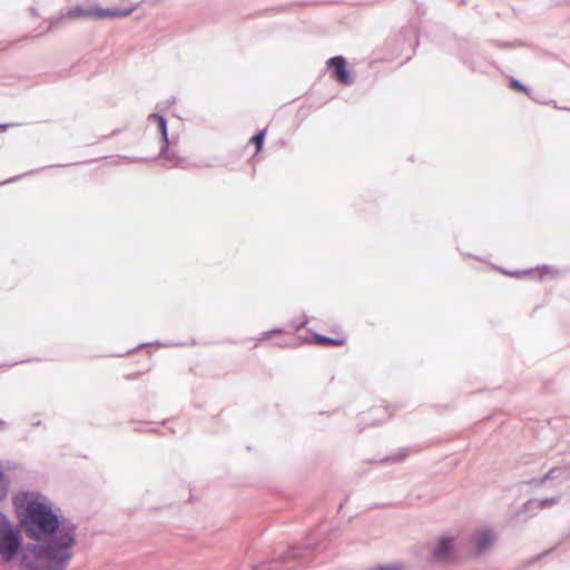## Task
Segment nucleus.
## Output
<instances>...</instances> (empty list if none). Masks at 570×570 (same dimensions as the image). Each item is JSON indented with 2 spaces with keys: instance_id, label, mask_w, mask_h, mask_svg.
Returning a JSON list of instances; mask_svg holds the SVG:
<instances>
[{
  "instance_id": "nucleus-1",
  "label": "nucleus",
  "mask_w": 570,
  "mask_h": 570,
  "mask_svg": "<svg viewBox=\"0 0 570 570\" xmlns=\"http://www.w3.org/2000/svg\"><path fill=\"white\" fill-rule=\"evenodd\" d=\"M13 503L26 535L37 542L23 550L27 567L30 570L65 569L72 557L75 528L61 524L50 504L38 494H19Z\"/></svg>"
},
{
  "instance_id": "nucleus-2",
  "label": "nucleus",
  "mask_w": 570,
  "mask_h": 570,
  "mask_svg": "<svg viewBox=\"0 0 570 570\" xmlns=\"http://www.w3.org/2000/svg\"><path fill=\"white\" fill-rule=\"evenodd\" d=\"M20 547V532L0 513V554L11 560Z\"/></svg>"
},
{
  "instance_id": "nucleus-3",
  "label": "nucleus",
  "mask_w": 570,
  "mask_h": 570,
  "mask_svg": "<svg viewBox=\"0 0 570 570\" xmlns=\"http://www.w3.org/2000/svg\"><path fill=\"white\" fill-rule=\"evenodd\" d=\"M328 68L332 70V77L343 85H351L353 78L347 70L346 60L342 56H336L327 61Z\"/></svg>"
},
{
  "instance_id": "nucleus-4",
  "label": "nucleus",
  "mask_w": 570,
  "mask_h": 570,
  "mask_svg": "<svg viewBox=\"0 0 570 570\" xmlns=\"http://www.w3.org/2000/svg\"><path fill=\"white\" fill-rule=\"evenodd\" d=\"M314 344L318 346H343L347 342V337L343 333H337L335 337H327L321 334L313 336Z\"/></svg>"
},
{
  "instance_id": "nucleus-5",
  "label": "nucleus",
  "mask_w": 570,
  "mask_h": 570,
  "mask_svg": "<svg viewBox=\"0 0 570 570\" xmlns=\"http://www.w3.org/2000/svg\"><path fill=\"white\" fill-rule=\"evenodd\" d=\"M452 549H453V540L451 538H446V537L441 538L433 551V557L436 560H444L448 558V556L452 551Z\"/></svg>"
},
{
  "instance_id": "nucleus-6",
  "label": "nucleus",
  "mask_w": 570,
  "mask_h": 570,
  "mask_svg": "<svg viewBox=\"0 0 570 570\" xmlns=\"http://www.w3.org/2000/svg\"><path fill=\"white\" fill-rule=\"evenodd\" d=\"M494 541L493 534L488 530H482L475 535L476 549L479 552L487 550Z\"/></svg>"
},
{
  "instance_id": "nucleus-7",
  "label": "nucleus",
  "mask_w": 570,
  "mask_h": 570,
  "mask_svg": "<svg viewBox=\"0 0 570 570\" xmlns=\"http://www.w3.org/2000/svg\"><path fill=\"white\" fill-rule=\"evenodd\" d=\"M149 122L155 124L159 132L161 134L163 141L167 146L168 137H167V126L166 120L163 116L153 114L148 117Z\"/></svg>"
},
{
  "instance_id": "nucleus-8",
  "label": "nucleus",
  "mask_w": 570,
  "mask_h": 570,
  "mask_svg": "<svg viewBox=\"0 0 570 570\" xmlns=\"http://www.w3.org/2000/svg\"><path fill=\"white\" fill-rule=\"evenodd\" d=\"M132 9L128 10H102L98 13L99 17H125L130 14Z\"/></svg>"
},
{
  "instance_id": "nucleus-9",
  "label": "nucleus",
  "mask_w": 570,
  "mask_h": 570,
  "mask_svg": "<svg viewBox=\"0 0 570 570\" xmlns=\"http://www.w3.org/2000/svg\"><path fill=\"white\" fill-rule=\"evenodd\" d=\"M266 135V129H263L257 135L253 136L250 141L256 146V151L259 153L262 150L264 139Z\"/></svg>"
},
{
  "instance_id": "nucleus-10",
  "label": "nucleus",
  "mask_w": 570,
  "mask_h": 570,
  "mask_svg": "<svg viewBox=\"0 0 570 570\" xmlns=\"http://www.w3.org/2000/svg\"><path fill=\"white\" fill-rule=\"evenodd\" d=\"M510 88L520 92L528 94V89L518 80L512 79L510 81Z\"/></svg>"
},
{
  "instance_id": "nucleus-11",
  "label": "nucleus",
  "mask_w": 570,
  "mask_h": 570,
  "mask_svg": "<svg viewBox=\"0 0 570 570\" xmlns=\"http://www.w3.org/2000/svg\"><path fill=\"white\" fill-rule=\"evenodd\" d=\"M7 481L2 472H0V500L6 497L7 493Z\"/></svg>"
},
{
  "instance_id": "nucleus-12",
  "label": "nucleus",
  "mask_w": 570,
  "mask_h": 570,
  "mask_svg": "<svg viewBox=\"0 0 570 570\" xmlns=\"http://www.w3.org/2000/svg\"><path fill=\"white\" fill-rule=\"evenodd\" d=\"M376 570H400V569L395 566H389V567H380Z\"/></svg>"
},
{
  "instance_id": "nucleus-13",
  "label": "nucleus",
  "mask_w": 570,
  "mask_h": 570,
  "mask_svg": "<svg viewBox=\"0 0 570 570\" xmlns=\"http://www.w3.org/2000/svg\"><path fill=\"white\" fill-rule=\"evenodd\" d=\"M273 333H281V331H279V330H277V331H273V332L265 333V334H264V337H265V338H269V337L272 336V334H273Z\"/></svg>"
},
{
  "instance_id": "nucleus-14",
  "label": "nucleus",
  "mask_w": 570,
  "mask_h": 570,
  "mask_svg": "<svg viewBox=\"0 0 570 570\" xmlns=\"http://www.w3.org/2000/svg\"><path fill=\"white\" fill-rule=\"evenodd\" d=\"M11 127L9 124H0V130L4 131L7 128Z\"/></svg>"
}]
</instances>
